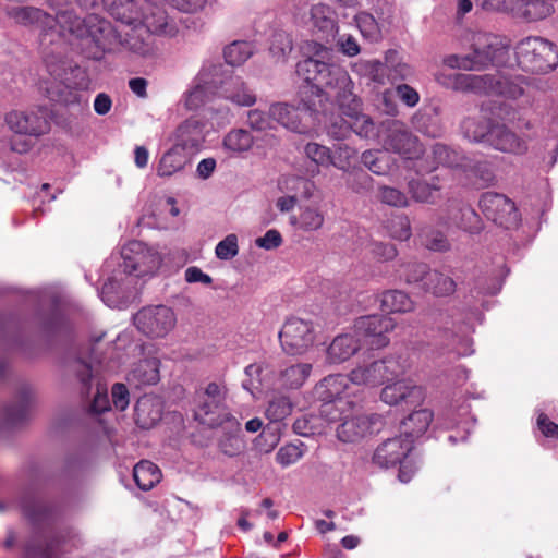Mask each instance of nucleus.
Masks as SVG:
<instances>
[{"label": "nucleus", "mask_w": 558, "mask_h": 558, "mask_svg": "<svg viewBox=\"0 0 558 558\" xmlns=\"http://www.w3.org/2000/svg\"><path fill=\"white\" fill-rule=\"evenodd\" d=\"M228 428L230 429L229 433L225 434L219 439V448L220 450L229 456L234 457L239 454L243 449V441L239 436L240 433V423L238 422V427H231L229 424Z\"/></svg>", "instance_id": "obj_52"}, {"label": "nucleus", "mask_w": 558, "mask_h": 558, "mask_svg": "<svg viewBox=\"0 0 558 558\" xmlns=\"http://www.w3.org/2000/svg\"><path fill=\"white\" fill-rule=\"evenodd\" d=\"M429 270L430 268L425 263H409L405 265L404 279L409 284L418 283L422 289Z\"/></svg>", "instance_id": "obj_59"}, {"label": "nucleus", "mask_w": 558, "mask_h": 558, "mask_svg": "<svg viewBox=\"0 0 558 558\" xmlns=\"http://www.w3.org/2000/svg\"><path fill=\"white\" fill-rule=\"evenodd\" d=\"M434 160L444 167L463 168L466 167L468 159L459 151L444 144H435L433 146Z\"/></svg>", "instance_id": "obj_48"}, {"label": "nucleus", "mask_w": 558, "mask_h": 558, "mask_svg": "<svg viewBox=\"0 0 558 558\" xmlns=\"http://www.w3.org/2000/svg\"><path fill=\"white\" fill-rule=\"evenodd\" d=\"M385 71L388 70L387 78L395 82L407 80L412 75V68L402 61L397 50L390 49L385 54Z\"/></svg>", "instance_id": "obj_45"}, {"label": "nucleus", "mask_w": 558, "mask_h": 558, "mask_svg": "<svg viewBox=\"0 0 558 558\" xmlns=\"http://www.w3.org/2000/svg\"><path fill=\"white\" fill-rule=\"evenodd\" d=\"M225 97L239 106H253L256 102L255 94L240 77H230L222 85Z\"/></svg>", "instance_id": "obj_35"}, {"label": "nucleus", "mask_w": 558, "mask_h": 558, "mask_svg": "<svg viewBox=\"0 0 558 558\" xmlns=\"http://www.w3.org/2000/svg\"><path fill=\"white\" fill-rule=\"evenodd\" d=\"M108 13L126 26H138L143 17V8L134 0H105Z\"/></svg>", "instance_id": "obj_25"}, {"label": "nucleus", "mask_w": 558, "mask_h": 558, "mask_svg": "<svg viewBox=\"0 0 558 558\" xmlns=\"http://www.w3.org/2000/svg\"><path fill=\"white\" fill-rule=\"evenodd\" d=\"M316 332L312 320L291 316L279 331L282 350L291 355L306 352L315 342Z\"/></svg>", "instance_id": "obj_11"}, {"label": "nucleus", "mask_w": 558, "mask_h": 558, "mask_svg": "<svg viewBox=\"0 0 558 558\" xmlns=\"http://www.w3.org/2000/svg\"><path fill=\"white\" fill-rule=\"evenodd\" d=\"M47 72L52 78L43 87L47 98L64 106H73L81 102V94L77 89L88 86L89 80L84 70L72 65L61 59L47 58Z\"/></svg>", "instance_id": "obj_3"}, {"label": "nucleus", "mask_w": 558, "mask_h": 558, "mask_svg": "<svg viewBox=\"0 0 558 558\" xmlns=\"http://www.w3.org/2000/svg\"><path fill=\"white\" fill-rule=\"evenodd\" d=\"M167 14L165 10L159 7L149 5L143 9V17L138 26L147 29L148 34L163 33L167 27Z\"/></svg>", "instance_id": "obj_43"}, {"label": "nucleus", "mask_w": 558, "mask_h": 558, "mask_svg": "<svg viewBox=\"0 0 558 558\" xmlns=\"http://www.w3.org/2000/svg\"><path fill=\"white\" fill-rule=\"evenodd\" d=\"M381 425L379 414H353L349 412L337 427V437L342 442H357L378 430Z\"/></svg>", "instance_id": "obj_17"}, {"label": "nucleus", "mask_w": 558, "mask_h": 558, "mask_svg": "<svg viewBox=\"0 0 558 558\" xmlns=\"http://www.w3.org/2000/svg\"><path fill=\"white\" fill-rule=\"evenodd\" d=\"M345 182L353 192L364 193L371 190L373 178L366 171L360 169L349 172Z\"/></svg>", "instance_id": "obj_57"}, {"label": "nucleus", "mask_w": 558, "mask_h": 558, "mask_svg": "<svg viewBox=\"0 0 558 558\" xmlns=\"http://www.w3.org/2000/svg\"><path fill=\"white\" fill-rule=\"evenodd\" d=\"M223 145L234 153L247 151L253 145V137L246 130H232L225 136Z\"/></svg>", "instance_id": "obj_51"}, {"label": "nucleus", "mask_w": 558, "mask_h": 558, "mask_svg": "<svg viewBox=\"0 0 558 558\" xmlns=\"http://www.w3.org/2000/svg\"><path fill=\"white\" fill-rule=\"evenodd\" d=\"M380 307L388 313H408L413 311L414 302L403 291L387 290L380 296Z\"/></svg>", "instance_id": "obj_38"}, {"label": "nucleus", "mask_w": 558, "mask_h": 558, "mask_svg": "<svg viewBox=\"0 0 558 558\" xmlns=\"http://www.w3.org/2000/svg\"><path fill=\"white\" fill-rule=\"evenodd\" d=\"M210 87L207 85H197L189 92L185 98V106L190 110H196L210 100Z\"/></svg>", "instance_id": "obj_62"}, {"label": "nucleus", "mask_w": 558, "mask_h": 558, "mask_svg": "<svg viewBox=\"0 0 558 558\" xmlns=\"http://www.w3.org/2000/svg\"><path fill=\"white\" fill-rule=\"evenodd\" d=\"M422 244L435 252H445L450 247L447 236L437 230H427L421 234Z\"/></svg>", "instance_id": "obj_56"}, {"label": "nucleus", "mask_w": 558, "mask_h": 558, "mask_svg": "<svg viewBox=\"0 0 558 558\" xmlns=\"http://www.w3.org/2000/svg\"><path fill=\"white\" fill-rule=\"evenodd\" d=\"M5 122L17 134L38 137L50 131V111L46 106L14 110L5 116Z\"/></svg>", "instance_id": "obj_14"}, {"label": "nucleus", "mask_w": 558, "mask_h": 558, "mask_svg": "<svg viewBox=\"0 0 558 558\" xmlns=\"http://www.w3.org/2000/svg\"><path fill=\"white\" fill-rule=\"evenodd\" d=\"M187 162L186 156L181 148H171L162 155L157 167L159 177H171L184 169Z\"/></svg>", "instance_id": "obj_40"}, {"label": "nucleus", "mask_w": 558, "mask_h": 558, "mask_svg": "<svg viewBox=\"0 0 558 558\" xmlns=\"http://www.w3.org/2000/svg\"><path fill=\"white\" fill-rule=\"evenodd\" d=\"M478 206L488 220L505 229L515 228L519 225V210L514 202L504 194L486 192L481 196Z\"/></svg>", "instance_id": "obj_15"}, {"label": "nucleus", "mask_w": 558, "mask_h": 558, "mask_svg": "<svg viewBox=\"0 0 558 558\" xmlns=\"http://www.w3.org/2000/svg\"><path fill=\"white\" fill-rule=\"evenodd\" d=\"M269 371L267 364L264 363H252L245 367V375L248 377L243 381V388L248 390L251 393L254 391H263L269 387L266 381L265 372Z\"/></svg>", "instance_id": "obj_47"}, {"label": "nucleus", "mask_w": 558, "mask_h": 558, "mask_svg": "<svg viewBox=\"0 0 558 558\" xmlns=\"http://www.w3.org/2000/svg\"><path fill=\"white\" fill-rule=\"evenodd\" d=\"M456 289V281L450 276L436 269H430L427 272L426 281L422 286L423 291L435 296H449L454 293Z\"/></svg>", "instance_id": "obj_36"}, {"label": "nucleus", "mask_w": 558, "mask_h": 558, "mask_svg": "<svg viewBox=\"0 0 558 558\" xmlns=\"http://www.w3.org/2000/svg\"><path fill=\"white\" fill-rule=\"evenodd\" d=\"M380 399L389 405L404 403L420 405L425 399V390L407 379H396L388 383L380 392Z\"/></svg>", "instance_id": "obj_18"}, {"label": "nucleus", "mask_w": 558, "mask_h": 558, "mask_svg": "<svg viewBox=\"0 0 558 558\" xmlns=\"http://www.w3.org/2000/svg\"><path fill=\"white\" fill-rule=\"evenodd\" d=\"M349 379L354 385L375 387L384 384L377 361L357 365L349 373Z\"/></svg>", "instance_id": "obj_39"}, {"label": "nucleus", "mask_w": 558, "mask_h": 558, "mask_svg": "<svg viewBox=\"0 0 558 558\" xmlns=\"http://www.w3.org/2000/svg\"><path fill=\"white\" fill-rule=\"evenodd\" d=\"M378 197L381 203L393 207H405L408 206L407 195L398 189L391 186H379Z\"/></svg>", "instance_id": "obj_58"}, {"label": "nucleus", "mask_w": 558, "mask_h": 558, "mask_svg": "<svg viewBox=\"0 0 558 558\" xmlns=\"http://www.w3.org/2000/svg\"><path fill=\"white\" fill-rule=\"evenodd\" d=\"M269 114L272 120L293 132L304 133L306 131V126L302 124L299 108L288 104H275L269 108Z\"/></svg>", "instance_id": "obj_33"}, {"label": "nucleus", "mask_w": 558, "mask_h": 558, "mask_svg": "<svg viewBox=\"0 0 558 558\" xmlns=\"http://www.w3.org/2000/svg\"><path fill=\"white\" fill-rule=\"evenodd\" d=\"M312 368L310 363H296L286 366L278 376L280 386L286 389L301 388L310 377Z\"/></svg>", "instance_id": "obj_34"}, {"label": "nucleus", "mask_w": 558, "mask_h": 558, "mask_svg": "<svg viewBox=\"0 0 558 558\" xmlns=\"http://www.w3.org/2000/svg\"><path fill=\"white\" fill-rule=\"evenodd\" d=\"M433 417V412L428 409L413 411L402 421L401 435L404 438L413 439L414 442L416 438L422 436L428 429Z\"/></svg>", "instance_id": "obj_30"}, {"label": "nucleus", "mask_w": 558, "mask_h": 558, "mask_svg": "<svg viewBox=\"0 0 558 558\" xmlns=\"http://www.w3.org/2000/svg\"><path fill=\"white\" fill-rule=\"evenodd\" d=\"M125 274L143 277L155 272L160 264L159 254L141 241H130L121 252Z\"/></svg>", "instance_id": "obj_12"}, {"label": "nucleus", "mask_w": 558, "mask_h": 558, "mask_svg": "<svg viewBox=\"0 0 558 558\" xmlns=\"http://www.w3.org/2000/svg\"><path fill=\"white\" fill-rule=\"evenodd\" d=\"M349 375L335 374L323 378L314 389L319 401L343 399L342 395L348 388Z\"/></svg>", "instance_id": "obj_29"}, {"label": "nucleus", "mask_w": 558, "mask_h": 558, "mask_svg": "<svg viewBox=\"0 0 558 558\" xmlns=\"http://www.w3.org/2000/svg\"><path fill=\"white\" fill-rule=\"evenodd\" d=\"M413 439L402 435L383 441L373 454V462L380 468H391L401 463L413 449Z\"/></svg>", "instance_id": "obj_19"}, {"label": "nucleus", "mask_w": 558, "mask_h": 558, "mask_svg": "<svg viewBox=\"0 0 558 558\" xmlns=\"http://www.w3.org/2000/svg\"><path fill=\"white\" fill-rule=\"evenodd\" d=\"M291 223L302 231H316L322 228L324 223V215L316 207L301 208L298 216L290 218Z\"/></svg>", "instance_id": "obj_42"}, {"label": "nucleus", "mask_w": 558, "mask_h": 558, "mask_svg": "<svg viewBox=\"0 0 558 558\" xmlns=\"http://www.w3.org/2000/svg\"><path fill=\"white\" fill-rule=\"evenodd\" d=\"M361 99L356 95L339 105L340 111L350 123L351 132L367 138L374 134L375 124L368 116L361 112Z\"/></svg>", "instance_id": "obj_22"}, {"label": "nucleus", "mask_w": 558, "mask_h": 558, "mask_svg": "<svg viewBox=\"0 0 558 558\" xmlns=\"http://www.w3.org/2000/svg\"><path fill=\"white\" fill-rule=\"evenodd\" d=\"M293 404L289 397L278 395L269 400L265 415L270 422H281L292 412Z\"/></svg>", "instance_id": "obj_49"}, {"label": "nucleus", "mask_w": 558, "mask_h": 558, "mask_svg": "<svg viewBox=\"0 0 558 558\" xmlns=\"http://www.w3.org/2000/svg\"><path fill=\"white\" fill-rule=\"evenodd\" d=\"M303 456V450L300 446L289 444L281 447L276 456L277 462L282 466H289L298 462Z\"/></svg>", "instance_id": "obj_64"}, {"label": "nucleus", "mask_w": 558, "mask_h": 558, "mask_svg": "<svg viewBox=\"0 0 558 558\" xmlns=\"http://www.w3.org/2000/svg\"><path fill=\"white\" fill-rule=\"evenodd\" d=\"M215 253L222 260H229L236 256L239 253L238 236L235 234L227 235L217 244Z\"/></svg>", "instance_id": "obj_63"}, {"label": "nucleus", "mask_w": 558, "mask_h": 558, "mask_svg": "<svg viewBox=\"0 0 558 558\" xmlns=\"http://www.w3.org/2000/svg\"><path fill=\"white\" fill-rule=\"evenodd\" d=\"M70 32L83 40L88 59L99 61L106 53L121 50V33L107 20L97 15L75 17Z\"/></svg>", "instance_id": "obj_2"}, {"label": "nucleus", "mask_w": 558, "mask_h": 558, "mask_svg": "<svg viewBox=\"0 0 558 558\" xmlns=\"http://www.w3.org/2000/svg\"><path fill=\"white\" fill-rule=\"evenodd\" d=\"M361 349V340L356 333L349 332L337 336L327 348V361L340 364L348 361Z\"/></svg>", "instance_id": "obj_24"}, {"label": "nucleus", "mask_w": 558, "mask_h": 558, "mask_svg": "<svg viewBox=\"0 0 558 558\" xmlns=\"http://www.w3.org/2000/svg\"><path fill=\"white\" fill-rule=\"evenodd\" d=\"M82 544L73 530H64L49 539L35 533L24 547L23 558H58L60 553H70Z\"/></svg>", "instance_id": "obj_8"}, {"label": "nucleus", "mask_w": 558, "mask_h": 558, "mask_svg": "<svg viewBox=\"0 0 558 558\" xmlns=\"http://www.w3.org/2000/svg\"><path fill=\"white\" fill-rule=\"evenodd\" d=\"M33 390L28 385H22L16 395V402L7 404L2 409V420L8 426H17L24 423L29 415Z\"/></svg>", "instance_id": "obj_23"}, {"label": "nucleus", "mask_w": 558, "mask_h": 558, "mask_svg": "<svg viewBox=\"0 0 558 558\" xmlns=\"http://www.w3.org/2000/svg\"><path fill=\"white\" fill-rule=\"evenodd\" d=\"M383 383H389L404 376L410 369L409 357L404 354H389L377 361Z\"/></svg>", "instance_id": "obj_32"}, {"label": "nucleus", "mask_w": 558, "mask_h": 558, "mask_svg": "<svg viewBox=\"0 0 558 558\" xmlns=\"http://www.w3.org/2000/svg\"><path fill=\"white\" fill-rule=\"evenodd\" d=\"M458 211L460 219L454 221L458 228L469 233H478L481 231V218L473 208L463 206Z\"/></svg>", "instance_id": "obj_53"}, {"label": "nucleus", "mask_w": 558, "mask_h": 558, "mask_svg": "<svg viewBox=\"0 0 558 558\" xmlns=\"http://www.w3.org/2000/svg\"><path fill=\"white\" fill-rule=\"evenodd\" d=\"M137 330L150 339L165 338L177 324L173 310L166 305H153L141 308L134 315Z\"/></svg>", "instance_id": "obj_9"}, {"label": "nucleus", "mask_w": 558, "mask_h": 558, "mask_svg": "<svg viewBox=\"0 0 558 558\" xmlns=\"http://www.w3.org/2000/svg\"><path fill=\"white\" fill-rule=\"evenodd\" d=\"M22 510L25 518L36 527L48 525L53 521V507L40 499L34 497L24 498Z\"/></svg>", "instance_id": "obj_28"}, {"label": "nucleus", "mask_w": 558, "mask_h": 558, "mask_svg": "<svg viewBox=\"0 0 558 558\" xmlns=\"http://www.w3.org/2000/svg\"><path fill=\"white\" fill-rule=\"evenodd\" d=\"M515 59L525 72L545 74L558 65L556 46L542 37H526L515 46Z\"/></svg>", "instance_id": "obj_5"}, {"label": "nucleus", "mask_w": 558, "mask_h": 558, "mask_svg": "<svg viewBox=\"0 0 558 558\" xmlns=\"http://www.w3.org/2000/svg\"><path fill=\"white\" fill-rule=\"evenodd\" d=\"M356 26L361 34L368 39H376L379 35V28L374 16L366 12H361L355 16Z\"/></svg>", "instance_id": "obj_61"}, {"label": "nucleus", "mask_w": 558, "mask_h": 558, "mask_svg": "<svg viewBox=\"0 0 558 558\" xmlns=\"http://www.w3.org/2000/svg\"><path fill=\"white\" fill-rule=\"evenodd\" d=\"M8 15L19 24L31 25L39 22L44 17L45 12L34 7H23L10 9Z\"/></svg>", "instance_id": "obj_55"}, {"label": "nucleus", "mask_w": 558, "mask_h": 558, "mask_svg": "<svg viewBox=\"0 0 558 558\" xmlns=\"http://www.w3.org/2000/svg\"><path fill=\"white\" fill-rule=\"evenodd\" d=\"M489 34L478 33L473 37L472 51L465 56L451 54L445 59V64L452 69L481 71L494 63L499 48Z\"/></svg>", "instance_id": "obj_7"}, {"label": "nucleus", "mask_w": 558, "mask_h": 558, "mask_svg": "<svg viewBox=\"0 0 558 558\" xmlns=\"http://www.w3.org/2000/svg\"><path fill=\"white\" fill-rule=\"evenodd\" d=\"M253 53L252 46L247 41H233L223 50V57L228 64L238 66L243 64Z\"/></svg>", "instance_id": "obj_50"}, {"label": "nucleus", "mask_w": 558, "mask_h": 558, "mask_svg": "<svg viewBox=\"0 0 558 558\" xmlns=\"http://www.w3.org/2000/svg\"><path fill=\"white\" fill-rule=\"evenodd\" d=\"M396 327V323L391 317L386 315H367L361 316L354 322V332L363 338L373 349H381L389 344L388 333Z\"/></svg>", "instance_id": "obj_16"}, {"label": "nucleus", "mask_w": 558, "mask_h": 558, "mask_svg": "<svg viewBox=\"0 0 558 558\" xmlns=\"http://www.w3.org/2000/svg\"><path fill=\"white\" fill-rule=\"evenodd\" d=\"M320 402L319 414L329 423L342 422L347 414L353 411V402L345 399Z\"/></svg>", "instance_id": "obj_44"}, {"label": "nucleus", "mask_w": 558, "mask_h": 558, "mask_svg": "<svg viewBox=\"0 0 558 558\" xmlns=\"http://www.w3.org/2000/svg\"><path fill=\"white\" fill-rule=\"evenodd\" d=\"M527 82L521 76L495 77L489 74L475 75L461 73L453 78V87L460 92L474 94L497 95L509 99H518L524 94Z\"/></svg>", "instance_id": "obj_4"}, {"label": "nucleus", "mask_w": 558, "mask_h": 558, "mask_svg": "<svg viewBox=\"0 0 558 558\" xmlns=\"http://www.w3.org/2000/svg\"><path fill=\"white\" fill-rule=\"evenodd\" d=\"M408 190L415 202L434 204L440 197L441 185L438 177H432L429 182L412 179L408 183Z\"/></svg>", "instance_id": "obj_31"}, {"label": "nucleus", "mask_w": 558, "mask_h": 558, "mask_svg": "<svg viewBox=\"0 0 558 558\" xmlns=\"http://www.w3.org/2000/svg\"><path fill=\"white\" fill-rule=\"evenodd\" d=\"M159 365L158 359H145L140 361L133 368L131 375L140 385H154L159 381Z\"/></svg>", "instance_id": "obj_41"}, {"label": "nucleus", "mask_w": 558, "mask_h": 558, "mask_svg": "<svg viewBox=\"0 0 558 558\" xmlns=\"http://www.w3.org/2000/svg\"><path fill=\"white\" fill-rule=\"evenodd\" d=\"M306 157L317 166L329 167L332 165L330 149L318 143H307L304 147Z\"/></svg>", "instance_id": "obj_54"}, {"label": "nucleus", "mask_w": 558, "mask_h": 558, "mask_svg": "<svg viewBox=\"0 0 558 558\" xmlns=\"http://www.w3.org/2000/svg\"><path fill=\"white\" fill-rule=\"evenodd\" d=\"M161 471L160 469L148 460L140 461L133 470V477L142 490H150L155 487L161 480Z\"/></svg>", "instance_id": "obj_37"}, {"label": "nucleus", "mask_w": 558, "mask_h": 558, "mask_svg": "<svg viewBox=\"0 0 558 558\" xmlns=\"http://www.w3.org/2000/svg\"><path fill=\"white\" fill-rule=\"evenodd\" d=\"M487 144L506 154L523 155L527 151V142L506 124H492Z\"/></svg>", "instance_id": "obj_20"}, {"label": "nucleus", "mask_w": 558, "mask_h": 558, "mask_svg": "<svg viewBox=\"0 0 558 558\" xmlns=\"http://www.w3.org/2000/svg\"><path fill=\"white\" fill-rule=\"evenodd\" d=\"M311 21L314 32L320 38L333 37L338 31L336 12L327 4L318 3L311 9Z\"/></svg>", "instance_id": "obj_27"}, {"label": "nucleus", "mask_w": 558, "mask_h": 558, "mask_svg": "<svg viewBox=\"0 0 558 558\" xmlns=\"http://www.w3.org/2000/svg\"><path fill=\"white\" fill-rule=\"evenodd\" d=\"M73 369L76 374L78 381L81 383V393L85 397H88L92 391V366L87 363L82 362L81 360H77L73 364Z\"/></svg>", "instance_id": "obj_60"}, {"label": "nucleus", "mask_w": 558, "mask_h": 558, "mask_svg": "<svg viewBox=\"0 0 558 558\" xmlns=\"http://www.w3.org/2000/svg\"><path fill=\"white\" fill-rule=\"evenodd\" d=\"M227 389L223 385L209 383L203 392L197 395V405L194 411L195 420L210 428L229 424L238 427V421L226 407Z\"/></svg>", "instance_id": "obj_6"}, {"label": "nucleus", "mask_w": 558, "mask_h": 558, "mask_svg": "<svg viewBox=\"0 0 558 558\" xmlns=\"http://www.w3.org/2000/svg\"><path fill=\"white\" fill-rule=\"evenodd\" d=\"M472 331V325L465 322L458 326L457 331L445 327L439 330L440 343L447 352H453L458 356H466L473 352V341L470 337Z\"/></svg>", "instance_id": "obj_21"}, {"label": "nucleus", "mask_w": 558, "mask_h": 558, "mask_svg": "<svg viewBox=\"0 0 558 558\" xmlns=\"http://www.w3.org/2000/svg\"><path fill=\"white\" fill-rule=\"evenodd\" d=\"M121 48L140 57L151 56L155 50L153 36L141 26H132L124 36L121 34Z\"/></svg>", "instance_id": "obj_26"}, {"label": "nucleus", "mask_w": 558, "mask_h": 558, "mask_svg": "<svg viewBox=\"0 0 558 558\" xmlns=\"http://www.w3.org/2000/svg\"><path fill=\"white\" fill-rule=\"evenodd\" d=\"M489 122L484 118H465L461 123V130L466 138L473 142H488L490 133Z\"/></svg>", "instance_id": "obj_46"}, {"label": "nucleus", "mask_w": 558, "mask_h": 558, "mask_svg": "<svg viewBox=\"0 0 558 558\" xmlns=\"http://www.w3.org/2000/svg\"><path fill=\"white\" fill-rule=\"evenodd\" d=\"M380 136L386 150L399 154L407 159L417 158L423 153L418 137L400 120L385 122Z\"/></svg>", "instance_id": "obj_10"}, {"label": "nucleus", "mask_w": 558, "mask_h": 558, "mask_svg": "<svg viewBox=\"0 0 558 558\" xmlns=\"http://www.w3.org/2000/svg\"><path fill=\"white\" fill-rule=\"evenodd\" d=\"M331 50L322 44L314 45V57L296 64V74L306 86L303 87L301 105L313 113H326L327 104L339 105L355 96L349 73L340 65L326 62Z\"/></svg>", "instance_id": "obj_1"}, {"label": "nucleus", "mask_w": 558, "mask_h": 558, "mask_svg": "<svg viewBox=\"0 0 558 558\" xmlns=\"http://www.w3.org/2000/svg\"><path fill=\"white\" fill-rule=\"evenodd\" d=\"M483 8L489 11L508 12L526 22L541 21L554 11L548 0H485Z\"/></svg>", "instance_id": "obj_13"}]
</instances>
